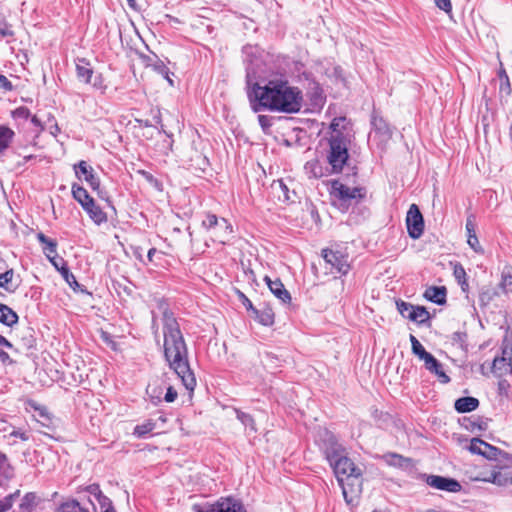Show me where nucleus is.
<instances>
[{
  "instance_id": "obj_26",
  "label": "nucleus",
  "mask_w": 512,
  "mask_h": 512,
  "mask_svg": "<svg viewBox=\"0 0 512 512\" xmlns=\"http://www.w3.org/2000/svg\"><path fill=\"white\" fill-rule=\"evenodd\" d=\"M38 241L43 244V252L46 254V256L50 259L53 258L52 255L56 254L57 250V243L56 241L48 238L46 235H44L42 232L37 234Z\"/></svg>"
},
{
  "instance_id": "obj_1",
  "label": "nucleus",
  "mask_w": 512,
  "mask_h": 512,
  "mask_svg": "<svg viewBox=\"0 0 512 512\" xmlns=\"http://www.w3.org/2000/svg\"><path fill=\"white\" fill-rule=\"evenodd\" d=\"M248 98L252 110L256 113L261 111L297 113L303 101L301 90L282 79L269 80L263 85L253 84L248 91Z\"/></svg>"
},
{
  "instance_id": "obj_61",
  "label": "nucleus",
  "mask_w": 512,
  "mask_h": 512,
  "mask_svg": "<svg viewBox=\"0 0 512 512\" xmlns=\"http://www.w3.org/2000/svg\"><path fill=\"white\" fill-rule=\"evenodd\" d=\"M498 76H499L501 81L507 82V87L509 88V86H510L509 78H508V76H507V74H506L504 69H500V71L498 72Z\"/></svg>"
},
{
  "instance_id": "obj_62",
  "label": "nucleus",
  "mask_w": 512,
  "mask_h": 512,
  "mask_svg": "<svg viewBox=\"0 0 512 512\" xmlns=\"http://www.w3.org/2000/svg\"><path fill=\"white\" fill-rule=\"evenodd\" d=\"M31 122H32L35 126L39 127L40 131L44 130V127L42 126V124H41V122H40V120L38 119V117H37V116H35V115H34V116H32V117H31Z\"/></svg>"
},
{
  "instance_id": "obj_22",
  "label": "nucleus",
  "mask_w": 512,
  "mask_h": 512,
  "mask_svg": "<svg viewBox=\"0 0 512 512\" xmlns=\"http://www.w3.org/2000/svg\"><path fill=\"white\" fill-rule=\"evenodd\" d=\"M424 297L436 304H443L446 302V288L432 286L426 289Z\"/></svg>"
},
{
  "instance_id": "obj_28",
  "label": "nucleus",
  "mask_w": 512,
  "mask_h": 512,
  "mask_svg": "<svg viewBox=\"0 0 512 512\" xmlns=\"http://www.w3.org/2000/svg\"><path fill=\"white\" fill-rule=\"evenodd\" d=\"M430 318L429 312L422 306H415L412 313H408L407 319L423 324Z\"/></svg>"
},
{
  "instance_id": "obj_17",
  "label": "nucleus",
  "mask_w": 512,
  "mask_h": 512,
  "mask_svg": "<svg viewBox=\"0 0 512 512\" xmlns=\"http://www.w3.org/2000/svg\"><path fill=\"white\" fill-rule=\"evenodd\" d=\"M50 262L53 266L61 273L62 277L69 284L71 288L74 290L79 286L75 276L69 271L65 261L60 258L57 260L56 258H50Z\"/></svg>"
},
{
  "instance_id": "obj_21",
  "label": "nucleus",
  "mask_w": 512,
  "mask_h": 512,
  "mask_svg": "<svg viewBox=\"0 0 512 512\" xmlns=\"http://www.w3.org/2000/svg\"><path fill=\"white\" fill-rule=\"evenodd\" d=\"M371 123L374 132L379 134L382 140H387L391 137V129L388 123L382 117L373 115Z\"/></svg>"
},
{
  "instance_id": "obj_40",
  "label": "nucleus",
  "mask_w": 512,
  "mask_h": 512,
  "mask_svg": "<svg viewBox=\"0 0 512 512\" xmlns=\"http://www.w3.org/2000/svg\"><path fill=\"white\" fill-rule=\"evenodd\" d=\"M22 333H23V336H22L23 345L28 349L34 347L35 338L33 336V330L31 328H26L23 330Z\"/></svg>"
},
{
  "instance_id": "obj_44",
  "label": "nucleus",
  "mask_w": 512,
  "mask_h": 512,
  "mask_svg": "<svg viewBox=\"0 0 512 512\" xmlns=\"http://www.w3.org/2000/svg\"><path fill=\"white\" fill-rule=\"evenodd\" d=\"M495 294L496 293L491 289L482 290L481 293L479 294L480 304L483 306L488 305L490 301H492V299L494 298Z\"/></svg>"
},
{
  "instance_id": "obj_49",
  "label": "nucleus",
  "mask_w": 512,
  "mask_h": 512,
  "mask_svg": "<svg viewBox=\"0 0 512 512\" xmlns=\"http://www.w3.org/2000/svg\"><path fill=\"white\" fill-rule=\"evenodd\" d=\"M501 287L506 293H512V275H503Z\"/></svg>"
},
{
  "instance_id": "obj_23",
  "label": "nucleus",
  "mask_w": 512,
  "mask_h": 512,
  "mask_svg": "<svg viewBox=\"0 0 512 512\" xmlns=\"http://www.w3.org/2000/svg\"><path fill=\"white\" fill-rule=\"evenodd\" d=\"M83 209L88 213L90 218L96 224L99 225L103 222H106V220H107L106 214L102 211V209L98 205H96L94 200L90 201L89 204L86 203V206Z\"/></svg>"
},
{
  "instance_id": "obj_7",
  "label": "nucleus",
  "mask_w": 512,
  "mask_h": 512,
  "mask_svg": "<svg viewBox=\"0 0 512 512\" xmlns=\"http://www.w3.org/2000/svg\"><path fill=\"white\" fill-rule=\"evenodd\" d=\"M322 256L325 263L330 266L331 273L346 275L349 272L350 264L348 262V255L340 251L323 249Z\"/></svg>"
},
{
  "instance_id": "obj_37",
  "label": "nucleus",
  "mask_w": 512,
  "mask_h": 512,
  "mask_svg": "<svg viewBox=\"0 0 512 512\" xmlns=\"http://www.w3.org/2000/svg\"><path fill=\"white\" fill-rule=\"evenodd\" d=\"M137 173L140 174L156 190L162 191V183L158 179H156L150 172L145 170H138Z\"/></svg>"
},
{
  "instance_id": "obj_2",
  "label": "nucleus",
  "mask_w": 512,
  "mask_h": 512,
  "mask_svg": "<svg viewBox=\"0 0 512 512\" xmlns=\"http://www.w3.org/2000/svg\"><path fill=\"white\" fill-rule=\"evenodd\" d=\"M322 448L342 488L346 503L349 505L355 504L362 491L361 469L347 457L345 448L328 431L324 433Z\"/></svg>"
},
{
  "instance_id": "obj_9",
  "label": "nucleus",
  "mask_w": 512,
  "mask_h": 512,
  "mask_svg": "<svg viewBox=\"0 0 512 512\" xmlns=\"http://www.w3.org/2000/svg\"><path fill=\"white\" fill-rule=\"evenodd\" d=\"M197 512H246L244 506L232 497H222L214 503L206 504Z\"/></svg>"
},
{
  "instance_id": "obj_57",
  "label": "nucleus",
  "mask_w": 512,
  "mask_h": 512,
  "mask_svg": "<svg viewBox=\"0 0 512 512\" xmlns=\"http://www.w3.org/2000/svg\"><path fill=\"white\" fill-rule=\"evenodd\" d=\"M239 297L240 299L242 300V303L243 305L248 309V310H252L255 309L252 305V302L242 293V292H239Z\"/></svg>"
},
{
  "instance_id": "obj_25",
  "label": "nucleus",
  "mask_w": 512,
  "mask_h": 512,
  "mask_svg": "<svg viewBox=\"0 0 512 512\" xmlns=\"http://www.w3.org/2000/svg\"><path fill=\"white\" fill-rule=\"evenodd\" d=\"M14 136L15 133L11 128L0 125V154L4 153L9 148Z\"/></svg>"
},
{
  "instance_id": "obj_15",
  "label": "nucleus",
  "mask_w": 512,
  "mask_h": 512,
  "mask_svg": "<svg viewBox=\"0 0 512 512\" xmlns=\"http://www.w3.org/2000/svg\"><path fill=\"white\" fill-rule=\"evenodd\" d=\"M484 482L493 483L497 486L512 485V472L507 469L493 470L489 476L481 479Z\"/></svg>"
},
{
  "instance_id": "obj_55",
  "label": "nucleus",
  "mask_w": 512,
  "mask_h": 512,
  "mask_svg": "<svg viewBox=\"0 0 512 512\" xmlns=\"http://www.w3.org/2000/svg\"><path fill=\"white\" fill-rule=\"evenodd\" d=\"M0 36L1 37H8L13 36V31L11 29V26L7 23H0Z\"/></svg>"
},
{
  "instance_id": "obj_56",
  "label": "nucleus",
  "mask_w": 512,
  "mask_h": 512,
  "mask_svg": "<svg viewBox=\"0 0 512 512\" xmlns=\"http://www.w3.org/2000/svg\"><path fill=\"white\" fill-rule=\"evenodd\" d=\"M466 231H467V236L471 235V234H476L475 224H474L472 217H468V219L466 221Z\"/></svg>"
},
{
  "instance_id": "obj_11",
  "label": "nucleus",
  "mask_w": 512,
  "mask_h": 512,
  "mask_svg": "<svg viewBox=\"0 0 512 512\" xmlns=\"http://www.w3.org/2000/svg\"><path fill=\"white\" fill-rule=\"evenodd\" d=\"M468 449L471 453L481 455L489 460H496L498 455L501 454L500 449L488 444L479 438H473L470 441Z\"/></svg>"
},
{
  "instance_id": "obj_18",
  "label": "nucleus",
  "mask_w": 512,
  "mask_h": 512,
  "mask_svg": "<svg viewBox=\"0 0 512 512\" xmlns=\"http://www.w3.org/2000/svg\"><path fill=\"white\" fill-rule=\"evenodd\" d=\"M165 384L160 380H154L147 385L146 394L150 401L157 405L162 401Z\"/></svg>"
},
{
  "instance_id": "obj_42",
  "label": "nucleus",
  "mask_w": 512,
  "mask_h": 512,
  "mask_svg": "<svg viewBox=\"0 0 512 512\" xmlns=\"http://www.w3.org/2000/svg\"><path fill=\"white\" fill-rule=\"evenodd\" d=\"M396 306H397L398 312L405 318H407L408 313H412V311L415 307L414 305H412L408 302H405L403 300L396 301Z\"/></svg>"
},
{
  "instance_id": "obj_48",
  "label": "nucleus",
  "mask_w": 512,
  "mask_h": 512,
  "mask_svg": "<svg viewBox=\"0 0 512 512\" xmlns=\"http://www.w3.org/2000/svg\"><path fill=\"white\" fill-rule=\"evenodd\" d=\"M165 390L166 393L162 400L164 399L168 403L174 402L178 396L177 391L172 386H165Z\"/></svg>"
},
{
  "instance_id": "obj_29",
  "label": "nucleus",
  "mask_w": 512,
  "mask_h": 512,
  "mask_svg": "<svg viewBox=\"0 0 512 512\" xmlns=\"http://www.w3.org/2000/svg\"><path fill=\"white\" fill-rule=\"evenodd\" d=\"M56 512H88V510L82 507L78 501L70 499L63 502L57 508Z\"/></svg>"
},
{
  "instance_id": "obj_45",
  "label": "nucleus",
  "mask_w": 512,
  "mask_h": 512,
  "mask_svg": "<svg viewBox=\"0 0 512 512\" xmlns=\"http://www.w3.org/2000/svg\"><path fill=\"white\" fill-rule=\"evenodd\" d=\"M467 243L476 253H483V248L476 234L468 235Z\"/></svg>"
},
{
  "instance_id": "obj_39",
  "label": "nucleus",
  "mask_w": 512,
  "mask_h": 512,
  "mask_svg": "<svg viewBox=\"0 0 512 512\" xmlns=\"http://www.w3.org/2000/svg\"><path fill=\"white\" fill-rule=\"evenodd\" d=\"M305 170L315 178L321 177L323 175L322 167L319 165L317 160L308 161L305 165Z\"/></svg>"
},
{
  "instance_id": "obj_60",
  "label": "nucleus",
  "mask_w": 512,
  "mask_h": 512,
  "mask_svg": "<svg viewBox=\"0 0 512 512\" xmlns=\"http://www.w3.org/2000/svg\"><path fill=\"white\" fill-rule=\"evenodd\" d=\"M500 357H505L506 359L509 358L512 360V348L505 346L502 349V355Z\"/></svg>"
},
{
  "instance_id": "obj_51",
  "label": "nucleus",
  "mask_w": 512,
  "mask_h": 512,
  "mask_svg": "<svg viewBox=\"0 0 512 512\" xmlns=\"http://www.w3.org/2000/svg\"><path fill=\"white\" fill-rule=\"evenodd\" d=\"M100 505L102 508H104V512H116V510L114 509V507L112 505V502L106 496L101 497Z\"/></svg>"
},
{
  "instance_id": "obj_38",
  "label": "nucleus",
  "mask_w": 512,
  "mask_h": 512,
  "mask_svg": "<svg viewBox=\"0 0 512 512\" xmlns=\"http://www.w3.org/2000/svg\"><path fill=\"white\" fill-rule=\"evenodd\" d=\"M89 84L92 85L94 89L99 90L101 94H105L107 90V85L102 74L93 75Z\"/></svg>"
},
{
  "instance_id": "obj_43",
  "label": "nucleus",
  "mask_w": 512,
  "mask_h": 512,
  "mask_svg": "<svg viewBox=\"0 0 512 512\" xmlns=\"http://www.w3.org/2000/svg\"><path fill=\"white\" fill-rule=\"evenodd\" d=\"M14 272L12 269H9L5 271L4 273L0 274V287L4 288L7 291H10L9 284L11 283L13 279Z\"/></svg>"
},
{
  "instance_id": "obj_19",
  "label": "nucleus",
  "mask_w": 512,
  "mask_h": 512,
  "mask_svg": "<svg viewBox=\"0 0 512 512\" xmlns=\"http://www.w3.org/2000/svg\"><path fill=\"white\" fill-rule=\"evenodd\" d=\"M492 372L498 377L512 373L511 359H506L505 357H496L492 364Z\"/></svg>"
},
{
  "instance_id": "obj_3",
  "label": "nucleus",
  "mask_w": 512,
  "mask_h": 512,
  "mask_svg": "<svg viewBox=\"0 0 512 512\" xmlns=\"http://www.w3.org/2000/svg\"><path fill=\"white\" fill-rule=\"evenodd\" d=\"M164 356L169 367L181 379L185 389L192 394L196 385V377L190 367L188 348L176 319L164 313Z\"/></svg>"
},
{
  "instance_id": "obj_5",
  "label": "nucleus",
  "mask_w": 512,
  "mask_h": 512,
  "mask_svg": "<svg viewBox=\"0 0 512 512\" xmlns=\"http://www.w3.org/2000/svg\"><path fill=\"white\" fill-rule=\"evenodd\" d=\"M348 135L336 134L334 137L329 138V153L327 156L328 163L331 166L333 173H341L345 166L348 164Z\"/></svg>"
},
{
  "instance_id": "obj_14",
  "label": "nucleus",
  "mask_w": 512,
  "mask_h": 512,
  "mask_svg": "<svg viewBox=\"0 0 512 512\" xmlns=\"http://www.w3.org/2000/svg\"><path fill=\"white\" fill-rule=\"evenodd\" d=\"M264 280L275 297L284 304L290 303L291 295L279 279L272 280L270 277L265 276Z\"/></svg>"
},
{
  "instance_id": "obj_20",
  "label": "nucleus",
  "mask_w": 512,
  "mask_h": 512,
  "mask_svg": "<svg viewBox=\"0 0 512 512\" xmlns=\"http://www.w3.org/2000/svg\"><path fill=\"white\" fill-rule=\"evenodd\" d=\"M479 406V400L475 397H461L455 401V410L459 413L474 411Z\"/></svg>"
},
{
  "instance_id": "obj_50",
  "label": "nucleus",
  "mask_w": 512,
  "mask_h": 512,
  "mask_svg": "<svg viewBox=\"0 0 512 512\" xmlns=\"http://www.w3.org/2000/svg\"><path fill=\"white\" fill-rule=\"evenodd\" d=\"M258 122L264 131H267L272 126L271 117L267 115H259Z\"/></svg>"
},
{
  "instance_id": "obj_31",
  "label": "nucleus",
  "mask_w": 512,
  "mask_h": 512,
  "mask_svg": "<svg viewBox=\"0 0 512 512\" xmlns=\"http://www.w3.org/2000/svg\"><path fill=\"white\" fill-rule=\"evenodd\" d=\"M453 275L457 282L461 285L463 291L468 288V283L466 279V271L464 267L460 263H456L453 269Z\"/></svg>"
},
{
  "instance_id": "obj_47",
  "label": "nucleus",
  "mask_w": 512,
  "mask_h": 512,
  "mask_svg": "<svg viewBox=\"0 0 512 512\" xmlns=\"http://www.w3.org/2000/svg\"><path fill=\"white\" fill-rule=\"evenodd\" d=\"M151 67L161 76H167L168 73H170L168 67L160 60H156L153 64H151Z\"/></svg>"
},
{
  "instance_id": "obj_41",
  "label": "nucleus",
  "mask_w": 512,
  "mask_h": 512,
  "mask_svg": "<svg viewBox=\"0 0 512 512\" xmlns=\"http://www.w3.org/2000/svg\"><path fill=\"white\" fill-rule=\"evenodd\" d=\"M18 495L19 491H16L15 493L8 495L4 499H0V512L8 511L13 505L14 498L17 497Z\"/></svg>"
},
{
  "instance_id": "obj_54",
  "label": "nucleus",
  "mask_w": 512,
  "mask_h": 512,
  "mask_svg": "<svg viewBox=\"0 0 512 512\" xmlns=\"http://www.w3.org/2000/svg\"><path fill=\"white\" fill-rule=\"evenodd\" d=\"M0 88L5 91H11L13 89L12 83L8 80L5 75L0 74Z\"/></svg>"
},
{
  "instance_id": "obj_64",
  "label": "nucleus",
  "mask_w": 512,
  "mask_h": 512,
  "mask_svg": "<svg viewBox=\"0 0 512 512\" xmlns=\"http://www.w3.org/2000/svg\"><path fill=\"white\" fill-rule=\"evenodd\" d=\"M0 360L3 362V363H6V362H10V357L8 355V353L4 352V351H0Z\"/></svg>"
},
{
  "instance_id": "obj_12",
  "label": "nucleus",
  "mask_w": 512,
  "mask_h": 512,
  "mask_svg": "<svg viewBox=\"0 0 512 512\" xmlns=\"http://www.w3.org/2000/svg\"><path fill=\"white\" fill-rule=\"evenodd\" d=\"M74 170L79 180H85L93 190L99 189V178L94 174L93 168L86 161H80L74 166Z\"/></svg>"
},
{
  "instance_id": "obj_35",
  "label": "nucleus",
  "mask_w": 512,
  "mask_h": 512,
  "mask_svg": "<svg viewBox=\"0 0 512 512\" xmlns=\"http://www.w3.org/2000/svg\"><path fill=\"white\" fill-rule=\"evenodd\" d=\"M236 414H237V419L239 421H241V423L247 429H249L251 432H256L257 431L256 426H255V421H254V419L249 414L244 413V412L239 411V410L236 411Z\"/></svg>"
},
{
  "instance_id": "obj_36",
  "label": "nucleus",
  "mask_w": 512,
  "mask_h": 512,
  "mask_svg": "<svg viewBox=\"0 0 512 512\" xmlns=\"http://www.w3.org/2000/svg\"><path fill=\"white\" fill-rule=\"evenodd\" d=\"M345 122V117L334 118L330 124V129L332 130L330 137H334L336 134L345 135L344 132L342 131L345 130Z\"/></svg>"
},
{
  "instance_id": "obj_63",
  "label": "nucleus",
  "mask_w": 512,
  "mask_h": 512,
  "mask_svg": "<svg viewBox=\"0 0 512 512\" xmlns=\"http://www.w3.org/2000/svg\"><path fill=\"white\" fill-rule=\"evenodd\" d=\"M0 346H5V347H8V348H11L12 344L5 337L0 335Z\"/></svg>"
},
{
  "instance_id": "obj_27",
  "label": "nucleus",
  "mask_w": 512,
  "mask_h": 512,
  "mask_svg": "<svg viewBox=\"0 0 512 512\" xmlns=\"http://www.w3.org/2000/svg\"><path fill=\"white\" fill-rule=\"evenodd\" d=\"M72 194L74 199L82 206V208L86 206V203L89 204L90 201L94 200L90 197L86 189L75 184L72 186Z\"/></svg>"
},
{
  "instance_id": "obj_24",
  "label": "nucleus",
  "mask_w": 512,
  "mask_h": 512,
  "mask_svg": "<svg viewBox=\"0 0 512 512\" xmlns=\"http://www.w3.org/2000/svg\"><path fill=\"white\" fill-rule=\"evenodd\" d=\"M0 322L11 327L18 322V315L9 306L0 303Z\"/></svg>"
},
{
  "instance_id": "obj_30",
  "label": "nucleus",
  "mask_w": 512,
  "mask_h": 512,
  "mask_svg": "<svg viewBox=\"0 0 512 512\" xmlns=\"http://www.w3.org/2000/svg\"><path fill=\"white\" fill-rule=\"evenodd\" d=\"M253 312L255 313L256 318L261 324L265 326H270L274 323V313L272 312L271 309L267 308L261 311L253 309Z\"/></svg>"
},
{
  "instance_id": "obj_13",
  "label": "nucleus",
  "mask_w": 512,
  "mask_h": 512,
  "mask_svg": "<svg viewBox=\"0 0 512 512\" xmlns=\"http://www.w3.org/2000/svg\"><path fill=\"white\" fill-rule=\"evenodd\" d=\"M424 363V367L431 374H434L438 381L442 384L450 382V377L443 370V365L431 353L420 359Z\"/></svg>"
},
{
  "instance_id": "obj_4",
  "label": "nucleus",
  "mask_w": 512,
  "mask_h": 512,
  "mask_svg": "<svg viewBox=\"0 0 512 512\" xmlns=\"http://www.w3.org/2000/svg\"><path fill=\"white\" fill-rule=\"evenodd\" d=\"M366 189L364 187H349L339 180L331 182L330 194L334 200V205L342 212L359 203L366 197Z\"/></svg>"
},
{
  "instance_id": "obj_16",
  "label": "nucleus",
  "mask_w": 512,
  "mask_h": 512,
  "mask_svg": "<svg viewBox=\"0 0 512 512\" xmlns=\"http://www.w3.org/2000/svg\"><path fill=\"white\" fill-rule=\"evenodd\" d=\"M76 75L77 78L85 84L91 82V78L94 75V71L90 62L87 61L85 58H78L76 60Z\"/></svg>"
},
{
  "instance_id": "obj_33",
  "label": "nucleus",
  "mask_w": 512,
  "mask_h": 512,
  "mask_svg": "<svg viewBox=\"0 0 512 512\" xmlns=\"http://www.w3.org/2000/svg\"><path fill=\"white\" fill-rule=\"evenodd\" d=\"M410 342H411V348L412 353L419 358H424L429 352L425 350L423 345L419 342V340L414 336L410 335Z\"/></svg>"
},
{
  "instance_id": "obj_10",
  "label": "nucleus",
  "mask_w": 512,
  "mask_h": 512,
  "mask_svg": "<svg viewBox=\"0 0 512 512\" xmlns=\"http://www.w3.org/2000/svg\"><path fill=\"white\" fill-rule=\"evenodd\" d=\"M425 481L430 487L437 490L457 493L460 492L462 489L461 484L453 478L443 477L439 475H426Z\"/></svg>"
},
{
  "instance_id": "obj_6",
  "label": "nucleus",
  "mask_w": 512,
  "mask_h": 512,
  "mask_svg": "<svg viewBox=\"0 0 512 512\" xmlns=\"http://www.w3.org/2000/svg\"><path fill=\"white\" fill-rule=\"evenodd\" d=\"M202 225L215 242L225 244L232 237V225L225 218H218L214 214H208L203 220Z\"/></svg>"
},
{
  "instance_id": "obj_59",
  "label": "nucleus",
  "mask_w": 512,
  "mask_h": 512,
  "mask_svg": "<svg viewBox=\"0 0 512 512\" xmlns=\"http://www.w3.org/2000/svg\"><path fill=\"white\" fill-rule=\"evenodd\" d=\"M12 436H15L17 438H20L22 441H27L29 439V436L26 432H23L21 430H15L11 434Z\"/></svg>"
},
{
  "instance_id": "obj_32",
  "label": "nucleus",
  "mask_w": 512,
  "mask_h": 512,
  "mask_svg": "<svg viewBox=\"0 0 512 512\" xmlns=\"http://www.w3.org/2000/svg\"><path fill=\"white\" fill-rule=\"evenodd\" d=\"M36 495L32 492L25 494L20 503L22 512H31L36 503Z\"/></svg>"
},
{
  "instance_id": "obj_58",
  "label": "nucleus",
  "mask_w": 512,
  "mask_h": 512,
  "mask_svg": "<svg viewBox=\"0 0 512 512\" xmlns=\"http://www.w3.org/2000/svg\"><path fill=\"white\" fill-rule=\"evenodd\" d=\"M391 458L393 460V461H391V463L394 464V465H400L401 466L402 462L408 461V459H405L402 456L397 455V454H392Z\"/></svg>"
},
{
  "instance_id": "obj_8",
  "label": "nucleus",
  "mask_w": 512,
  "mask_h": 512,
  "mask_svg": "<svg viewBox=\"0 0 512 512\" xmlns=\"http://www.w3.org/2000/svg\"><path fill=\"white\" fill-rule=\"evenodd\" d=\"M406 226L408 234L413 239H418L424 232L423 216L416 204H412L406 215Z\"/></svg>"
},
{
  "instance_id": "obj_34",
  "label": "nucleus",
  "mask_w": 512,
  "mask_h": 512,
  "mask_svg": "<svg viewBox=\"0 0 512 512\" xmlns=\"http://www.w3.org/2000/svg\"><path fill=\"white\" fill-rule=\"evenodd\" d=\"M154 428H155V423L152 420H147L146 422H144L140 425H137L134 428L133 434L136 435L137 437H144L146 434L153 431Z\"/></svg>"
},
{
  "instance_id": "obj_46",
  "label": "nucleus",
  "mask_w": 512,
  "mask_h": 512,
  "mask_svg": "<svg viewBox=\"0 0 512 512\" xmlns=\"http://www.w3.org/2000/svg\"><path fill=\"white\" fill-rule=\"evenodd\" d=\"M35 410L38 412V416L43 420H38L43 426L49 427L51 424V419L48 415V412L43 407H36Z\"/></svg>"
},
{
  "instance_id": "obj_52",
  "label": "nucleus",
  "mask_w": 512,
  "mask_h": 512,
  "mask_svg": "<svg viewBox=\"0 0 512 512\" xmlns=\"http://www.w3.org/2000/svg\"><path fill=\"white\" fill-rule=\"evenodd\" d=\"M434 2L439 9L447 13L452 10L451 0H434Z\"/></svg>"
},
{
  "instance_id": "obj_53",
  "label": "nucleus",
  "mask_w": 512,
  "mask_h": 512,
  "mask_svg": "<svg viewBox=\"0 0 512 512\" xmlns=\"http://www.w3.org/2000/svg\"><path fill=\"white\" fill-rule=\"evenodd\" d=\"M14 117L15 118L28 119L30 117V111L26 107L17 108L14 111Z\"/></svg>"
}]
</instances>
